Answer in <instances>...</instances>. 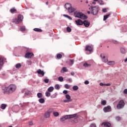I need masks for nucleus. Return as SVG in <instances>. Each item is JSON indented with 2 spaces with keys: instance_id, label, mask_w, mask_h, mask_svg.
<instances>
[{
  "instance_id": "obj_12",
  "label": "nucleus",
  "mask_w": 127,
  "mask_h": 127,
  "mask_svg": "<svg viewBox=\"0 0 127 127\" xmlns=\"http://www.w3.org/2000/svg\"><path fill=\"white\" fill-rule=\"evenodd\" d=\"M85 51H89V52H92L93 51V48L91 46H86L85 47Z\"/></svg>"
},
{
  "instance_id": "obj_40",
  "label": "nucleus",
  "mask_w": 127,
  "mask_h": 127,
  "mask_svg": "<svg viewBox=\"0 0 127 127\" xmlns=\"http://www.w3.org/2000/svg\"><path fill=\"white\" fill-rule=\"evenodd\" d=\"M109 16H110V14L104 15L103 20H106V19H107L109 18Z\"/></svg>"
},
{
  "instance_id": "obj_64",
  "label": "nucleus",
  "mask_w": 127,
  "mask_h": 127,
  "mask_svg": "<svg viewBox=\"0 0 127 127\" xmlns=\"http://www.w3.org/2000/svg\"><path fill=\"white\" fill-rule=\"evenodd\" d=\"M86 3H88V1H86Z\"/></svg>"
},
{
  "instance_id": "obj_7",
  "label": "nucleus",
  "mask_w": 127,
  "mask_h": 127,
  "mask_svg": "<svg viewBox=\"0 0 127 127\" xmlns=\"http://www.w3.org/2000/svg\"><path fill=\"white\" fill-rule=\"evenodd\" d=\"M103 111L104 112H105V113L111 112V111H112V108L110 106H108L104 108Z\"/></svg>"
},
{
  "instance_id": "obj_32",
  "label": "nucleus",
  "mask_w": 127,
  "mask_h": 127,
  "mask_svg": "<svg viewBox=\"0 0 127 127\" xmlns=\"http://www.w3.org/2000/svg\"><path fill=\"white\" fill-rule=\"evenodd\" d=\"M83 66L84 67H90L91 64H89L87 63H84L83 64Z\"/></svg>"
},
{
  "instance_id": "obj_53",
  "label": "nucleus",
  "mask_w": 127,
  "mask_h": 127,
  "mask_svg": "<svg viewBox=\"0 0 127 127\" xmlns=\"http://www.w3.org/2000/svg\"><path fill=\"white\" fill-rule=\"evenodd\" d=\"M124 94H127V89H125L124 90Z\"/></svg>"
},
{
  "instance_id": "obj_39",
  "label": "nucleus",
  "mask_w": 127,
  "mask_h": 127,
  "mask_svg": "<svg viewBox=\"0 0 127 127\" xmlns=\"http://www.w3.org/2000/svg\"><path fill=\"white\" fill-rule=\"evenodd\" d=\"M53 115L54 117H58V116H59V113L57 112H55L53 113Z\"/></svg>"
},
{
  "instance_id": "obj_33",
  "label": "nucleus",
  "mask_w": 127,
  "mask_h": 127,
  "mask_svg": "<svg viewBox=\"0 0 127 127\" xmlns=\"http://www.w3.org/2000/svg\"><path fill=\"white\" fill-rule=\"evenodd\" d=\"M45 95L46 97H50V96L51 95V94L50 93V92L49 91H47L45 93Z\"/></svg>"
},
{
  "instance_id": "obj_54",
  "label": "nucleus",
  "mask_w": 127,
  "mask_h": 127,
  "mask_svg": "<svg viewBox=\"0 0 127 127\" xmlns=\"http://www.w3.org/2000/svg\"><path fill=\"white\" fill-rule=\"evenodd\" d=\"M71 76H74L75 75V73L73 72V71H72L71 73H70Z\"/></svg>"
},
{
  "instance_id": "obj_47",
  "label": "nucleus",
  "mask_w": 127,
  "mask_h": 127,
  "mask_svg": "<svg viewBox=\"0 0 127 127\" xmlns=\"http://www.w3.org/2000/svg\"><path fill=\"white\" fill-rule=\"evenodd\" d=\"M64 103H69V102H71V101L69 100V99H65L64 100Z\"/></svg>"
},
{
  "instance_id": "obj_61",
  "label": "nucleus",
  "mask_w": 127,
  "mask_h": 127,
  "mask_svg": "<svg viewBox=\"0 0 127 127\" xmlns=\"http://www.w3.org/2000/svg\"><path fill=\"white\" fill-rule=\"evenodd\" d=\"M125 62H127V58L125 60Z\"/></svg>"
},
{
  "instance_id": "obj_30",
  "label": "nucleus",
  "mask_w": 127,
  "mask_h": 127,
  "mask_svg": "<svg viewBox=\"0 0 127 127\" xmlns=\"http://www.w3.org/2000/svg\"><path fill=\"white\" fill-rule=\"evenodd\" d=\"M38 98H42L43 97V95L41 93H38L37 94Z\"/></svg>"
},
{
  "instance_id": "obj_9",
  "label": "nucleus",
  "mask_w": 127,
  "mask_h": 127,
  "mask_svg": "<svg viewBox=\"0 0 127 127\" xmlns=\"http://www.w3.org/2000/svg\"><path fill=\"white\" fill-rule=\"evenodd\" d=\"M75 22L77 25H83V21L79 19L75 21Z\"/></svg>"
},
{
  "instance_id": "obj_22",
  "label": "nucleus",
  "mask_w": 127,
  "mask_h": 127,
  "mask_svg": "<svg viewBox=\"0 0 127 127\" xmlns=\"http://www.w3.org/2000/svg\"><path fill=\"white\" fill-rule=\"evenodd\" d=\"M54 90V87H53V86H51L49 87L48 89V91L50 92V93L51 92H53Z\"/></svg>"
},
{
  "instance_id": "obj_52",
  "label": "nucleus",
  "mask_w": 127,
  "mask_h": 127,
  "mask_svg": "<svg viewBox=\"0 0 127 127\" xmlns=\"http://www.w3.org/2000/svg\"><path fill=\"white\" fill-rule=\"evenodd\" d=\"M113 43H114V44H118L119 42L117 41H113Z\"/></svg>"
},
{
  "instance_id": "obj_15",
  "label": "nucleus",
  "mask_w": 127,
  "mask_h": 127,
  "mask_svg": "<svg viewBox=\"0 0 127 127\" xmlns=\"http://www.w3.org/2000/svg\"><path fill=\"white\" fill-rule=\"evenodd\" d=\"M64 7L66 9H68L69 8H70L71 7H72V5H71V4L69 3H65V4L64 5Z\"/></svg>"
},
{
  "instance_id": "obj_59",
  "label": "nucleus",
  "mask_w": 127,
  "mask_h": 127,
  "mask_svg": "<svg viewBox=\"0 0 127 127\" xmlns=\"http://www.w3.org/2000/svg\"><path fill=\"white\" fill-rule=\"evenodd\" d=\"M92 4H96V2L93 1L92 2Z\"/></svg>"
},
{
  "instance_id": "obj_1",
  "label": "nucleus",
  "mask_w": 127,
  "mask_h": 127,
  "mask_svg": "<svg viewBox=\"0 0 127 127\" xmlns=\"http://www.w3.org/2000/svg\"><path fill=\"white\" fill-rule=\"evenodd\" d=\"M15 90H16V85L10 84L3 89V94H12L13 92H15Z\"/></svg>"
},
{
  "instance_id": "obj_18",
  "label": "nucleus",
  "mask_w": 127,
  "mask_h": 127,
  "mask_svg": "<svg viewBox=\"0 0 127 127\" xmlns=\"http://www.w3.org/2000/svg\"><path fill=\"white\" fill-rule=\"evenodd\" d=\"M61 73H64V72H68V69H67V67H64L62 68V70H61Z\"/></svg>"
},
{
  "instance_id": "obj_36",
  "label": "nucleus",
  "mask_w": 127,
  "mask_h": 127,
  "mask_svg": "<svg viewBox=\"0 0 127 127\" xmlns=\"http://www.w3.org/2000/svg\"><path fill=\"white\" fill-rule=\"evenodd\" d=\"M101 105H103V106H106V105H107V101L106 100H103L101 101Z\"/></svg>"
},
{
  "instance_id": "obj_29",
  "label": "nucleus",
  "mask_w": 127,
  "mask_h": 127,
  "mask_svg": "<svg viewBox=\"0 0 127 127\" xmlns=\"http://www.w3.org/2000/svg\"><path fill=\"white\" fill-rule=\"evenodd\" d=\"M78 89H79V87L77 85H74L72 87V89L73 90V91H77Z\"/></svg>"
},
{
  "instance_id": "obj_51",
  "label": "nucleus",
  "mask_w": 127,
  "mask_h": 127,
  "mask_svg": "<svg viewBox=\"0 0 127 127\" xmlns=\"http://www.w3.org/2000/svg\"><path fill=\"white\" fill-rule=\"evenodd\" d=\"M84 84H85V85H88L89 84V81L86 80L84 82Z\"/></svg>"
},
{
  "instance_id": "obj_16",
  "label": "nucleus",
  "mask_w": 127,
  "mask_h": 127,
  "mask_svg": "<svg viewBox=\"0 0 127 127\" xmlns=\"http://www.w3.org/2000/svg\"><path fill=\"white\" fill-rule=\"evenodd\" d=\"M2 65H3V59L0 57V70L1 69Z\"/></svg>"
},
{
  "instance_id": "obj_19",
  "label": "nucleus",
  "mask_w": 127,
  "mask_h": 127,
  "mask_svg": "<svg viewBox=\"0 0 127 127\" xmlns=\"http://www.w3.org/2000/svg\"><path fill=\"white\" fill-rule=\"evenodd\" d=\"M68 12L72 13V12H74V11H75V9L73 7H71L68 9Z\"/></svg>"
},
{
  "instance_id": "obj_57",
  "label": "nucleus",
  "mask_w": 127,
  "mask_h": 127,
  "mask_svg": "<svg viewBox=\"0 0 127 127\" xmlns=\"http://www.w3.org/2000/svg\"><path fill=\"white\" fill-rule=\"evenodd\" d=\"M68 82H69V83H71L72 82V79L71 78H69L68 79Z\"/></svg>"
},
{
  "instance_id": "obj_13",
  "label": "nucleus",
  "mask_w": 127,
  "mask_h": 127,
  "mask_svg": "<svg viewBox=\"0 0 127 127\" xmlns=\"http://www.w3.org/2000/svg\"><path fill=\"white\" fill-rule=\"evenodd\" d=\"M37 73H38V74H39V75H42V76H44L45 73L44 72V71H42L41 69H39L37 71Z\"/></svg>"
},
{
  "instance_id": "obj_46",
  "label": "nucleus",
  "mask_w": 127,
  "mask_h": 127,
  "mask_svg": "<svg viewBox=\"0 0 127 127\" xmlns=\"http://www.w3.org/2000/svg\"><path fill=\"white\" fill-rule=\"evenodd\" d=\"M70 64L69 65H73L74 64V60H70Z\"/></svg>"
},
{
  "instance_id": "obj_34",
  "label": "nucleus",
  "mask_w": 127,
  "mask_h": 127,
  "mask_svg": "<svg viewBox=\"0 0 127 127\" xmlns=\"http://www.w3.org/2000/svg\"><path fill=\"white\" fill-rule=\"evenodd\" d=\"M58 80L59 81H60V82H63V81L64 80V78H63V77L62 76H60L58 78Z\"/></svg>"
},
{
  "instance_id": "obj_20",
  "label": "nucleus",
  "mask_w": 127,
  "mask_h": 127,
  "mask_svg": "<svg viewBox=\"0 0 127 127\" xmlns=\"http://www.w3.org/2000/svg\"><path fill=\"white\" fill-rule=\"evenodd\" d=\"M65 98H66V100H68L70 101L71 102H72V101H73L71 99V96H70V95H69V94L65 95Z\"/></svg>"
},
{
  "instance_id": "obj_2",
  "label": "nucleus",
  "mask_w": 127,
  "mask_h": 127,
  "mask_svg": "<svg viewBox=\"0 0 127 127\" xmlns=\"http://www.w3.org/2000/svg\"><path fill=\"white\" fill-rule=\"evenodd\" d=\"M75 17H77L78 18H80L81 19H87L88 17L83 13L78 11H75L74 13Z\"/></svg>"
},
{
  "instance_id": "obj_37",
  "label": "nucleus",
  "mask_w": 127,
  "mask_h": 127,
  "mask_svg": "<svg viewBox=\"0 0 127 127\" xmlns=\"http://www.w3.org/2000/svg\"><path fill=\"white\" fill-rule=\"evenodd\" d=\"M20 31H22L23 32V31H25V27L24 26H22L20 28Z\"/></svg>"
},
{
  "instance_id": "obj_48",
  "label": "nucleus",
  "mask_w": 127,
  "mask_h": 127,
  "mask_svg": "<svg viewBox=\"0 0 127 127\" xmlns=\"http://www.w3.org/2000/svg\"><path fill=\"white\" fill-rule=\"evenodd\" d=\"M116 119L117 121L119 122V121H121V117L118 116L116 118Z\"/></svg>"
},
{
  "instance_id": "obj_17",
  "label": "nucleus",
  "mask_w": 127,
  "mask_h": 127,
  "mask_svg": "<svg viewBox=\"0 0 127 127\" xmlns=\"http://www.w3.org/2000/svg\"><path fill=\"white\" fill-rule=\"evenodd\" d=\"M50 112L47 111V112L45 113V115H44V117L46 118H48L50 117Z\"/></svg>"
},
{
  "instance_id": "obj_56",
  "label": "nucleus",
  "mask_w": 127,
  "mask_h": 127,
  "mask_svg": "<svg viewBox=\"0 0 127 127\" xmlns=\"http://www.w3.org/2000/svg\"><path fill=\"white\" fill-rule=\"evenodd\" d=\"M29 94H30V92L29 91H26L25 93L26 95H29Z\"/></svg>"
},
{
  "instance_id": "obj_27",
  "label": "nucleus",
  "mask_w": 127,
  "mask_h": 127,
  "mask_svg": "<svg viewBox=\"0 0 127 127\" xmlns=\"http://www.w3.org/2000/svg\"><path fill=\"white\" fill-rule=\"evenodd\" d=\"M108 65H115V62L114 61H109L107 63Z\"/></svg>"
},
{
  "instance_id": "obj_14",
  "label": "nucleus",
  "mask_w": 127,
  "mask_h": 127,
  "mask_svg": "<svg viewBox=\"0 0 127 127\" xmlns=\"http://www.w3.org/2000/svg\"><path fill=\"white\" fill-rule=\"evenodd\" d=\"M102 126H104L105 127H111V124L109 122H104L102 124Z\"/></svg>"
},
{
  "instance_id": "obj_5",
  "label": "nucleus",
  "mask_w": 127,
  "mask_h": 127,
  "mask_svg": "<svg viewBox=\"0 0 127 127\" xmlns=\"http://www.w3.org/2000/svg\"><path fill=\"white\" fill-rule=\"evenodd\" d=\"M125 107V102L124 100H121L119 101L118 104L117 106V108L118 110H121V109H123Z\"/></svg>"
},
{
  "instance_id": "obj_44",
  "label": "nucleus",
  "mask_w": 127,
  "mask_h": 127,
  "mask_svg": "<svg viewBox=\"0 0 127 127\" xmlns=\"http://www.w3.org/2000/svg\"><path fill=\"white\" fill-rule=\"evenodd\" d=\"M44 81L45 82V83H49V79L48 78H45L44 80Z\"/></svg>"
},
{
  "instance_id": "obj_11",
  "label": "nucleus",
  "mask_w": 127,
  "mask_h": 127,
  "mask_svg": "<svg viewBox=\"0 0 127 127\" xmlns=\"http://www.w3.org/2000/svg\"><path fill=\"white\" fill-rule=\"evenodd\" d=\"M83 24H84V26L85 27H89L90 26V22H89V21L88 20H84Z\"/></svg>"
},
{
  "instance_id": "obj_42",
  "label": "nucleus",
  "mask_w": 127,
  "mask_h": 127,
  "mask_svg": "<svg viewBox=\"0 0 127 127\" xmlns=\"http://www.w3.org/2000/svg\"><path fill=\"white\" fill-rule=\"evenodd\" d=\"M66 30H67V32H71V31H72L71 28H70L69 27H67L66 28Z\"/></svg>"
},
{
  "instance_id": "obj_26",
  "label": "nucleus",
  "mask_w": 127,
  "mask_h": 127,
  "mask_svg": "<svg viewBox=\"0 0 127 127\" xmlns=\"http://www.w3.org/2000/svg\"><path fill=\"white\" fill-rule=\"evenodd\" d=\"M39 102L40 104H43L45 102V100H44V98H40L39 100Z\"/></svg>"
},
{
  "instance_id": "obj_58",
  "label": "nucleus",
  "mask_w": 127,
  "mask_h": 127,
  "mask_svg": "<svg viewBox=\"0 0 127 127\" xmlns=\"http://www.w3.org/2000/svg\"><path fill=\"white\" fill-rule=\"evenodd\" d=\"M29 125L30 126H32V125H33V123H32V122H29Z\"/></svg>"
},
{
  "instance_id": "obj_63",
  "label": "nucleus",
  "mask_w": 127,
  "mask_h": 127,
  "mask_svg": "<svg viewBox=\"0 0 127 127\" xmlns=\"http://www.w3.org/2000/svg\"><path fill=\"white\" fill-rule=\"evenodd\" d=\"M94 1H98V0H94Z\"/></svg>"
},
{
  "instance_id": "obj_50",
  "label": "nucleus",
  "mask_w": 127,
  "mask_h": 127,
  "mask_svg": "<svg viewBox=\"0 0 127 127\" xmlns=\"http://www.w3.org/2000/svg\"><path fill=\"white\" fill-rule=\"evenodd\" d=\"M63 93H64V94H66L68 93V91H67V90H64V91H63Z\"/></svg>"
},
{
  "instance_id": "obj_24",
  "label": "nucleus",
  "mask_w": 127,
  "mask_h": 127,
  "mask_svg": "<svg viewBox=\"0 0 127 127\" xmlns=\"http://www.w3.org/2000/svg\"><path fill=\"white\" fill-rule=\"evenodd\" d=\"M6 104H2L1 105V110H5V108H6Z\"/></svg>"
},
{
  "instance_id": "obj_55",
  "label": "nucleus",
  "mask_w": 127,
  "mask_h": 127,
  "mask_svg": "<svg viewBox=\"0 0 127 127\" xmlns=\"http://www.w3.org/2000/svg\"><path fill=\"white\" fill-rule=\"evenodd\" d=\"M102 10H103V12H107V9H106V8L103 9Z\"/></svg>"
},
{
  "instance_id": "obj_8",
  "label": "nucleus",
  "mask_w": 127,
  "mask_h": 127,
  "mask_svg": "<svg viewBox=\"0 0 127 127\" xmlns=\"http://www.w3.org/2000/svg\"><path fill=\"white\" fill-rule=\"evenodd\" d=\"M34 56V54H33V53H29V52L26 53L25 55V58H31Z\"/></svg>"
},
{
  "instance_id": "obj_28",
  "label": "nucleus",
  "mask_w": 127,
  "mask_h": 127,
  "mask_svg": "<svg viewBox=\"0 0 127 127\" xmlns=\"http://www.w3.org/2000/svg\"><path fill=\"white\" fill-rule=\"evenodd\" d=\"M100 86H111V84H110V83L104 84V83L101 82L100 83Z\"/></svg>"
},
{
  "instance_id": "obj_45",
  "label": "nucleus",
  "mask_w": 127,
  "mask_h": 127,
  "mask_svg": "<svg viewBox=\"0 0 127 127\" xmlns=\"http://www.w3.org/2000/svg\"><path fill=\"white\" fill-rule=\"evenodd\" d=\"M20 67H21V64H16V68L17 69H19Z\"/></svg>"
},
{
  "instance_id": "obj_21",
  "label": "nucleus",
  "mask_w": 127,
  "mask_h": 127,
  "mask_svg": "<svg viewBox=\"0 0 127 127\" xmlns=\"http://www.w3.org/2000/svg\"><path fill=\"white\" fill-rule=\"evenodd\" d=\"M120 51H121V53L122 54H125L127 52V51H126V49L123 48H121L120 49Z\"/></svg>"
},
{
  "instance_id": "obj_3",
  "label": "nucleus",
  "mask_w": 127,
  "mask_h": 127,
  "mask_svg": "<svg viewBox=\"0 0 127 127\" xmlns=\"http://www.w3.org/2000/svg\"><path fill=\"white\" fill-rule=\"evenodd\" d=\"M75 117H76V114L66 115L61 118L60 121L61 122H64V121H66V120H68V119H72V118H75Z\"/></svg>"
},
{
  "instance_id": "obj_62",
  "label": "nucleus",
  "mask_w": 127,
  "mask_h": 127,
  "mask_svg": "<svg viewBox=\"0 0 127 127\" xmlns=\"http://www.w3.org/2000/svg\"><path fill=\"white\" fill-rule=\"evenodd\" d=\"M46 4L48 5V1L46 2Z\"/></svg>"
},
{
  "instance_id": "obj_31",
  "label": "nucleus",
  "mask_w": 127,
  "mask_h": 127,
  "mask_svg": "<svg viewBox=\"0 0 127 127\" xmlns=\"http://www.w3.org/2000/svg\"><path fill=\"white\" fill-rule=\"evenodd\" d=\"M57 58L58 59H61V58H62V55L61 54H58L57 55Z\"/></svg>"
},
{
  "instance_id": "obj_41",
  "label": "nucleus",
  "mask_w": 127,
  "mask_h": 127,
  "mask_svg": "<svg viewBox=\"0 0 127 127\" xmlns=\"http://www.w3.org/2000/svg\"><path fill=\"white\" fill-rule=\"evenodd\" d=\"M70 85H69L67 84L64 85V87L65 88V89H70Z\"/></svg>"
},
{
  "instance_id": "obj_49",
  "label": "nucleus",
  "mask_w": 127,
  "mask_h": 127,
  "mask_svg": "<svg viewBox=\"0 0 127 127\" xmlns=\"http://www.w3.org/2000/svg\"><path fill=\"white\" fill-rule=\"evenodd\" d=\"M90 127H97V126L95 124H92L90 125Z\"/></svg>"
},
{
  "instance_id": "obj_10",
  "label": "nucleus",
  "mask_w": 127,
  "mask_h": 127,
  "mask_svg": "<svg viewBox=\"0 0 127 127\" xmlns=\"http://www.w3.org/2000/svg\"><path fill=\"white\" fill-rule=\"evenodd\" d=\"M101 58H102V60L103 62H105V63L108 62V59L106 58V57L105 56V55L104 54H101L100 55Z\"/></svg>"
},
{
  "instance_id": "obj_35",
  "label": "nucleus",
  "mask_w": 127,
  "mask_h": 127,
  "mask_svg": "<svg viewBox=\"0 0 127 127\" xmlns=\"http://www.w3.org/2000/svg\"><path fill=\"white\" fill-rule=\"evenodd\" d=\"M55 88L56 90H60V86L59 85V84H56V85L55 86Z\"/></svg>"
},
{
  "instance_id": "obj_60",
  "label": "nucleus",
  "mask_w": 127,
  "mask_h": 127,
  "mask_svg": "<svg viewBox=\"0 0 127 127\" xmlns=\"http://www.w3.org/2000/svg\"><path fill=\"white\" fill-rule=\"evenodd\" d=\"M87 13H88V14H90L91 13V12H90V11H87Z\"/></svg>"
},
{
  "instance_id": "obj_43",
  "label": "nucleus",
  "mask_w": 127,
  "mask_h": 127,
  "mask_svg": "<svg viewBox=\"0 0 127 127\" xmlns=\"http://www.w3.org/2000/svg\"><path fill=\"white\" fill-rule=\"evenodd\" d=\"M12 22L16 24V18H15L12 20Z\"/></svg>"
},
{
  "instance_id": "obj_6",
  "label": "nucleus",
  "mask_w": 127,
  "mask_h": 127,
  "mask_svg": "<svg viewBox=\"0 0 127 127\" xmlns=\"http://www.w3.org/2000/svg\"><path fill=\"white\" fill-rule=\"evenodd\" d=\"M22 19H23V16L21 15H18V18L16 20V24H18V23H20V22H22Z\"/></svg>"
},
{
  "instance_id": "obj_25",
  "label": "nucleus",
  "mask_w": 127,
  "mask_h": 127,
  "mask_svg": "<svg viewBox=\"0 0 127 127\" xmlns=\"http://www.w3.org/2000/svg\"><path fill=\"white\" fill-rule=\"evenodd\" d=\"M10 11L11 13H14V12L16 11V9H15L14 7H13L10 9Z\"/></svg>"
},
{
  "instance_id": "obj_38",
  "label": "nucleus",
  "mask_w": 127,
  "mask_h": 127,
  "mask_svg": "<svg viewBox=\"0 0 127 127\" xmlns=\"http://www.w3.org/2000/svg\"><path fill=\"white\" fill-rule=\"evenodd\" d=\"M64 16H65V17H67V18H68V19H70V20H72V17L68 15L64 14Z\"/></svg>"
},
{
  "instance_id": "obj_4",
  "label": "nucleus",
  "mask_w": 127,
  "mask_h": 127,
  "mask_svg": "<svg viewBox=\"0 0 127 127\" xmlns=\"http://www.w3.org/2000/svg\"><path fill=\"white\" fill-rule=\"evenodd\" d=\"M91 7V13L93 14V15H97V13L99 12V10H100V8H99V6H96L94 7Z\"/></svg>"
},
{
  "instance_id": "obj_23",
  "label": "nucleus",
  "mask_w": 127,
  "mask_h": 127,
  "mask_svg": "<svg viewBox=\"0 0 127 127\" xmlns=\"http://www.w3.org/2000/svg\"><path fill=\"white\" fill-rule=\"evenodd\" d=\"M33 30L34 31H36V32H42V30H41L40 28H34Z\"/></svg>"
}]
</instances>
